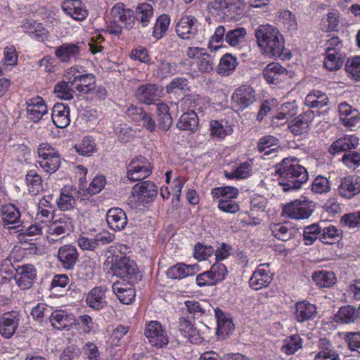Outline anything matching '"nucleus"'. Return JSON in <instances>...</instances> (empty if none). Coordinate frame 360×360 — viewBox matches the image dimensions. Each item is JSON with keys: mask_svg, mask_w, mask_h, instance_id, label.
<instances>
[{"mask_svg": "<svg viewBox=\"0 0 360 360\" xmlns=\"http://www.w3.org/2000/svg\"><path fill=\"white\" fill-rule=\"evenodd\" d=\"M273 276L270 273L269 264H262L253 272L250 278L249 284L252 289L259 290L268 286Z\"/></svg>", "mask_w": 360, "mask_h": 360, "instance_id": "nucleus-18", "label": "nucleus"}, {"mask_svg": "<svg viewBox=\"0 0 360 360\" xmlns=\"http://www.w3.org/2000/svg\"><path fill=\"white\" fill-rule=\"evenodd\" d=\"M152 173V167L149 160L141 155L134 158L127 167V177L131 181L145 179Z\"/></svg>", "mask_w": 360, "mask_h": 360, "instance_id": "nucleus-6", "label": "nucleus"}, {"mask_svg": "<svg viewBox=\"0 0 360 360\" xmlns=\"http://www.w3.org/2000/svg\"><path fill=\"white\" fill-rule=\"evenodd\" d=\"M111 269L117 276L129 280L136 278L138 273L135 262L125 256H117Z\"/></svg>", "mask_w": 360, "mask_h": 360, "instance_id": "nucleus-8", "label": "nucleus"}, {"mask_svg": "<svg viewBox=\"0 0 360 360\" xmlns=\"http://www.w3.org/2000/svg\"><path fill=\"white\" fill-rule=\"evenodd\" d=\"M288 70L276 62L268 64L262 71L266 82L271 84H278L285 81L288 77Z\"/></svg>", "mask_w": 360, "mask_h": 360, "instance_id": "nucleus-19", "label": "nucleus"}, {"mask_svg": "<svg viewBox=\"0 0 360 360\" xmlns=\"http://www.w3.org/2000/svg\"><path fill=\"white\" fill-rule=\"evenodd\" d=\"M359 139L354 136H345L336 140L330 147L331 154H335L343 151H347L357 147Z\"/></svg>", "mask_w": 360, "mask_h": 360, "instance_id": "nucleus-37", "label": "nucleus"}, {"mask_svg": "<svg viewBox=\"0 0 360 360\" xmlns=\"http://www.w3.org/2000/svg\"><path fill=\"white\" fill-rule=\"evenodd\" d=\"M79 196L77 189L73 186H65L60 192L59 197L56 199L58 207L62 211L72 210Z\"/></svg>", "mask_w": 360, "mask_h": 360, "instance_id": "nucleus-20", "label": "nucleus"}, {"mask_svg": "<svg viewBox=\"0 0 360 360\" xmlns=\"http://www.w3.org/2000/svg\"><path fill=\"white\" fill-rule=\"evenodd\" d=\"M323 65L329 71H336L340 69L345 58V53H326Z\"/></svg>", "mask_w": 360, "mask_h": 360, "instance_id": "nucleus-53", "label": "nucleus"}, {"mask_svg": "<svg viewBox=\"0 0 360 360\" xmlns=\"http://www.w3.org/2000/svg\"><path fill=\"white\" fill-rule=\"evenodd\" d=\"M329 99L326 93L319 90H313L306 96L304 103L311 108L321 109L328 105Z\"/></svg>", "mask_w": 360, "mask_h": 360, "instance_id": "nucleus-40", "label": "nucleus"}, {"mask_svg": "<svg viewBox=\"0 0 360 360\" xmlns=\"http://www.w3.org/2000/svg\"><path fill=\"white\" fill-rule=\"evenodd\" d=\"M170 23L169 15L162 13L158 16L152 28V37L157 41L161 39L168 31Z\"/></svg>", "mask_w": 360, "mask_h": 360, "instance_id": "nucleus-42", "label": "nucleus"}, {"mask_svg": "<svg viewBox=\"0 0 360 360\" xmlns=\"http://www.w3.org/2000/svg\"><path fill=\"white\" fill-rule=\"evenodd\" d=\"M314 360H340V359L330 341L326 338H321L317 343V350L314 352Z\"/></svg>", "mask_w": 360, "mask_h": 360, "instance_id": "nucleus-28", "label": "nucleus"}, {"mask_svg": "<svg viewBox=\"0 0 360 360\" xmlns=\"http://www.w3.org/2000/svg\"><path fill=\"white\" fill-rule=\"evenodd\" d=\"M51 119L58 128H65L68 126L70 122L68 106L62 103H56L52 109Z\"/></svg>", "mask_w": 360, "mask_h": 360, "instance_id": "nucleus-33", "label": "nucleus"}, {"mask_svg": "<svg viewBox=\"0 0 360 360\" xmlns=\"http://www.w3.org/2000/svg\"><path fill=\"white\" fill-rule=\"evenodd\" d=\"M270 230L275 238L282 241H288L297 234V229L288 222L273 224Z\"/></svg>", "mask_w": 360, "mask_h": 360, "instance_id": "nucleus-34", "label": "nucleus"}, {"mask_svg": "<svg viewBox=\"0 0 360 360\" xmlns=\"http://www.w3.org/2000/svg\"><path fill=\"white\" fill-rule=\"evenodd\" d=\"M185 306L188 312L193 315V318H198L207 311H209L210 305L205 301L187 300Z\"/></svg>", "mask_w": 360, "mask_h": 360, "instance_id": "nucleus-57", "label": "nucleus"}, {"mask_svg": "<svg viewBox=\"0 0 360 360\" xmlns=\"http://www.w3.org/2000/svg\"><path fill=\"white\" fill-rule=\"evenodd\" d=\"M215 316L217 320V331L221 334H229L233 329L232 319L226 315L219 308L214 309Z\"/></svg>", "mask_w": 360, "mask_h": 360, "instance_id": "nucleus-56", "label": "nucleus"}, {"mask_svg": "<svg viewBox=\"0 0 360 360\" xmlns=\"http://www.w3.org/2000/svg\"><path fill=\"white\" fill-rule=\"evenodd\" d=\"M237 65V58L232 54L226 53L220 59L217 71L219 75L228 76L232 74Z\"/></svg>", "mask_w": 360, "mask_h": 360, "instance_id": "nucleus-50", "label": "nucleus"}, {"mask_svg": "<svg viewBox=\"0 0 360 360\" xmlns=\"http://www.w3.org/2000/svg\"><path fill=\"white\" fill-rule=\"evenodd\" d=\"M60 155H56L53 157L46 158L39 160L37 163L39 166L46 173L52 174L58 170L60 165Z\"/></svg>", "mask_w": 360, "mask_h": 360, "instance_id": "nucleus-62", "label": "nucleus"}, {"mask_svg": "<svg viewBox=\"0 0 360 360\" xmlns=\"http://www.w3.org/2000/svg\"><path fill=\"white\" fill-rule=\"evenodd\" d=\"M136 99L146 105L155 104L162 95V89L156 84L147 83L140 85L134 93Z\"/></svg>", "mask_w": 360, "mask_h": 360, "instance_id": "nucleus-10", "label": "nucleus"}, {"mask_svg": "<svg viewBox=\"0 0 360 360\" xmlns=\"http://www.w3.org/2000/svg\"><path fill=\"white\" fill-rule=\"evenodd\" d=\"M198 271V265H187L180 263L170 267L167 271V276L172 279H181L195 274Z\"/></svg>", "mask_w": 360, "mask_h": 360, "instance_id": "nucleus-36", "label": "nucleus"}, {"mask_svg": "<svg viewBox=\"0 0 360 360\" xmlns=\"http://www.w3.org/2000/svg\"><path fill=\"white\" fill-rule=\"evenodd\" d=\"M57 258L60 265L66 270L73 269L79 261V252L75 245L68 244L58 250Z\"/></svg>", "mask_w": 360, "mask_h": 360, "instance_id": "nucleus-15", "label": "nucleus"}, {"mask_svg": "<svg viewBox=\"0 0 360 360\" xmlns=\"http://www.w3.org/2000/svg\"><path fill=\"white\" fill-rule=\"evenodd\" d=\"M26 105L27 115L34 122L39 121L48 112V107L41 96L27 99Z\"/></svg>", "mask_w": 360, "mask_h": 360, "instance_id": "nucleus-23", "label": "nucleus"}, {"mask_svg": "<svg viewBox=\"0 0 360 360\" xmlns=\"http://www.w3.org/2000/svg\"><path fill=\"white\" fill-rule=\"evenodd\" d=\"M199 119L193 110L184 112L179 117L176 127L180 130H188L195 131L198 127Z\"/></svg>", "mask_w": 360, "mask_h": 360, "instance_id": "nucleus-44", "label": "nucleus"}, {"mask_svg": "<svg viewBox=\"0 0 360 360\" xmlns=\"http://www.w3.org/2000/svg\"><path fill=\"white\" fill-rule=\"evenodd\" d=\"M200 23L191 15L182 16L176 25V34L182 39H193L195 37Z\"/></svg>", "mask_w": 360, "mask_h": 360, "instance_id": "nucleus-9", "label": "nucleus"}, {"mask_svg": "<svg viewBox=\"0 0 360 360\" xmlns=\"http://www.w3.org/2000/svg\"><path fill=\"white\" fill-rule=\"evenodd\" d=\"M72 73L73 77L72 85H75V89L80 94H90L92 89H94L95 76L90 73L82 75L75 70Z\"/></svg>", "mask_w": 360, "mask_h": 360, "instance_id": "nucleus-26", "label": "nucleus"}, {"mask_svg": "<svg viewBox=\"0 0 360 360\" xmlns=\"http://www.w3.org/2000/svg\"><path fill=\"white\" fill-rule=\"evenodd\" d=\"M295 309V318L300 323L314 319L317 314L316 306L306 300L297 302Z\"/></svg>", "mask_w": 360, "mask_h": 360, "instance_id": "nucleus-32", "label": "nucleus"}, {"mask_svg": "<svg viewBox=\"0 0 360 360\" xmlns=\"http://www.w3.org/2000/svg\"><path fill=\"white\" fill-rule=\"evenodd\" d=\"M214 198L219 200H236L238 195V189L235 187L225 186L214 188L212 190Z\"/></svg>", "mask_w": 360, "mask_h": 360, "instance_id": "nucleus-60", "label": "nucleus"}, {"mask_svg": "<svg viewBox=\"0 0 360 360\" xmlns=\"http://www.w3.org/2000/svg\"><path fill=\"white\" fill-rule=\"evenodd\" d=\"M210 131L213 139L221 141L226 136L231 135L233 129L230 125L224 126L219 121L214 120L210 122Z\"/></svg>", "mask_w": 360, "mask_h": 360, "instance_id": "nucleus-51", "label": "nucleus"}, {"mask_svg": "<svg viewBox=\"0 0 360 360\" xmlns=\"http://www.w3.org/2000/svg\"><path fill=\"white\" fill-rule=\"evenodd\" d=\"M255 90L250 86L243 85L232 95V106L236 110H243L255 101Z\"/></svg>", "mask_w": 360, "mask_h": 360, "instance_id": "nucleus-11", "label": "nucleus"}, {"mask_svg": "<svg viewBox=\"0 0 360 360\" xmlns=\"http://www.w3.org/2000/svg\"><path fill=\"white\" fill-rule=\"evenodd\" d=\"M61 8L66 15L77 21H83L88 16L86 6L81 0H64Z\"/></svg>", "mask_w": 360, "mask_h": 360, "instance_id": "nucleus-21", "label": "nucleus"}, {"mask_svg": "<svg viewBox=\"0 0 360 360\" xmlns=\"http://www.w3.org/2000/svg\"><path fill=\"white\" fill-rule=\"evenodd\" d=\"M158 193V186L153 181L148 180L138 183L132 188L133 195L145 203L153 202L157 197Z\"/></svg>", "mask_w": 360, "mask_h": 360, "instance_id": "nucleus-14", "label": "nucleus"}, {"mask_svg": "<svg viewBox=\"0 0 360 360\" xmlns=\"http://www.w3.org/2000/svg\"><path fill=\"white\" fill-rule=\"evenodd\" d=\"M106 221L110 229L114 231H121L127 224L126 213L119 207H113L108 211Z\"/></svg>", "mask_w": 360, "mask_h": 360, "instance_id": "nucleus-30", "label": "nucleus"}, {"mask_svg": "<svg viewBox=\"0 0 360 360\" xmlns=\"http://www.w3.org/2000/svg\"><path fill=\"white\" fill-rule=\"evenodd\" d=\"M106 291L107 289L101 286L94 288L86 296V304L96 310L103 308L107 304Z\"/></svg>", "mask_w": 360, "mask_h": 360, "instance_id": "nucleus-35", "label": "nucleus"}, {"mask_svg": "<svg viewBox=\"0 0 360 360\" xmlns=\"http://www.w3.org/2000/svg\"><path fill=\"white\" fill-rule=\"evenodd\" d=\"M278 184L285 192L298 190L309 179L308 172L295 158H284L276 165Z\"/></svg>", "mask_w": 360, "mask_h": 360, "instance_id": "nucleus-2", "label": "nucleus"}, {"mask_svg": "<svg viewBox=\"0 0 360 360\" xmlns=\"http://www.w3.org/2000/svg\"><path fill=\"white\" fill-rule=\"evenodd\" d=\"M338 110L340 121L345 127L352 129L359 123L360 113L346 102L341 103Z\"/></svg>", "mask_w": 360, "mask_h": 360, "instance_id": "nucleus-24", "label": "nucleus"}, {"mask_svg": "<svg viewBox=\"0 0 360 360\" xmlns=\"http://www.w3.org/2000/svg\"><path fill=\"white\" fill-rule=\"evenodd\" d=\"M278 21L285 32L292 34L297 30L298 25L296 16L288 10L281 11L279 13Z\"/></svg>", "mask_w": 360, "mask_h": 360, "instance_id": "nucleus-47", "label": "nucleus"}, {"mask_svg": "<svg viewBox=\"0 0 360 360\" xmlns=\"http://www.w3.org/2000/svg\"><path fill=\"white\" fill-rule=\"evenodd\" d=\"M320 241L324 244L332 245L340 240L342 231L333 225L323 226L321 225Z\"/></svg>", "mask_w": 360, "mask_h": 360, "instance_id": "nucleus-46", "label": "nucleus"}, {"mask_svg": "<svg viewBox=\"0 0 360 360\" xmlns=\"http://www.w3.org/2000/svg\"><path fill=\"white\" fill-rule=\"evenodd\" d=\"M321 233V224L314 223L304 227L303 231V238L305 245H311L317 239L320 240Z\"/></svg>", "mask_w": 360, "mask_h": 360, "instance_id": "nucleus-58", "label": "nucleus"}, {"mask_svg": "<svg viewBox=\"0 0 360 360\" xmlns=\"http://www.w3.org/2000/svg\"><path fill=\"white\" fill-rule=\"evenodd\" d=\"M75 69L71 68L70 72L65 75V80L58 82L54 86L55 96L60 99L71 100L75 94V85H72V73Z\"/></svg>", "mask_w": 360, "mask_h": 360, "instance_id": "nucleus-27", "label": "nucleus"}, {"mask_svg": "<svg viewBox=\"0 0 360 360\" xmlns=\"http://www.w3.org/2000/svg\"><path fill=\"white\" fill-rule=\"evenodd\" d=\"M21 28L23 32L29 34L39 41H44L49 36V32L43 24L32 19L22 20Z\"/></svg>", "mask_w": 360, "mask_h": 360, "instance_id": "nucleus-29", "label": "nucleus"}, {"mask_svg": "<svg viewBox=\"0 0 360 360\" xmlns=\"http://www.w3.org/2000/svg\"><path fill=\"white\" fill-rule=\"evenodd\" d=\"M314 211L313 202L296 200L283 207V215L290 219H308Z\"/></svg>", "mask_w": 360, "mask_h": 360, "instance_id": "nucleus-5", "label": "nucleus"}, {"mask_svg": "<svg viewBox=\"0 0 360 360\" xmlns=\"http://www.w3.org/2000/svg\"><path fill=\"white\" fill-rule=\"evenodd\" d=\"M180 63L161 60L158 65V76L162 78H167L179 72Z\"/></svg>", "mask_w": 360, "mask_h": 360, "instance_id": "nucleus-59", "label": "nucleus"}, {"mask_svg": "<svg viewBox=\"0 0 360 360\" xmlns=\"http://www.w3.org/2000/svg\"><path fill=\"white\" fill-rule=\"evenodd\" d=\"M73 230L72 220L68 215H63L46 225L47 240L54 243L63 239L65 235H69Z\"/></svg>", "mask_w": 360, "mask_h": 360, "instance_id": "nucleus-4", "label": "nucleus"}, {"mask_svg": "<svg viewBox=\"0 0 360 360\" xmlns=\"http://www.w3.org/2000/svg\"><path fill=\"white\" fill-rule=\"evenodd\" d=\"M112 19L121 22L127 30L132 29L135 25L134 10L127 8L122 3L116 4L110 11Z\"/></svg>", "mask_w": 360, "mask_h": 360, "instance_id": "nucleus-17", "label": "nucleus"}, {"mask_svg": "<svg viewBox=\"0 0 360 360\" xmlns=\"http://www.w3.org/2000/svg\"><path fill=\"white\" fill-rule=\"evenodd\" d=\"M14 278L18 285L23 290L32 287L37 276V270L32 264H25L15 268Z\"/></svg>", "mask_w": 360, "mask_h": 360, "instance_id": "nucleus-16", "label": "nucleus"}, {"mask_svg": "<svg viewBox=\"0 0 360 360\" xmlns=\"http://www.w3.org/2000/svg\"><path fill=\"white\" fill-rule=\"evenodd\" d=\"M314 117V112L307 110L290 120L288 128L294 136H300L310 130Z\"/></svg>", "mask_w": 360, "mask_h": 360, "instance_id": "nucleus-13", "label": "nucleus"}, {"mask_svg": "<svg viewBox=\"0 0 360 360\" xmlns=\"http://www.w3.org/2000/svg\"><path fill=\"white\" fill-rule=\"evenodd\" d=\"M340 224L348 229H360V210L343 214Z\"/></svg>", "mask_w": 360, "mask_h": 360, "instance_id": "nucleus-64", "label": "nucleus"}, {"mask_svg": "<svg viewBox=\"0 0 360 360\" xmlns=\"http://www.w3.org/2000/svg\"><path fill=\"white\" fill-rule=\"evenodd\" d=\"M311 278L319 288H330L337 281L335 273L326 270L315 271L312 274Z\"/></svg>", "mask_w": 360, "mask_h": 360, "instance_id": "nucleus-43", "label": "nucleus"}, {"mask_svg": "<svg viewBox=\"0 0 360 360\" xmlns=\"http://www.w3.org/2000/svg\"><path fill=\"white\" fill-rule=\"evenodd\" d=\"M281 112H279L276 116H274L271 120V124L274 127H278L283 125L287 122L288 117H292L296 114L294 103H286L282 105Z\"/></svg>", "mask_w": 360, "mask_h": 360, "instance_id": "nucleus-52", "label": "nucleus"}, {"mask_svg": "<svg viewBox=\"0 0 360 360\" xmlns=\"http://www.w3.org/2000/svg\"><path fill=\"white\" fill-rule=\"evenodd\" d=\"M166 91L168 94L185 96L189 91L188 80L183 77L174 78L166 86Z\"/></svg>", "mask_w": 360, "mask_h": 360, "instance_id": "nucleus-54", "label": "nucleus"}, {"mask_svg": "<svg viewBox=\"0 0 360 360\" xmlns=\"http://www.w3.org/2000/svg\"><path fill=\"white\" fill-rule=\"evenodd\" d=\"M245 4L243 0H212L208 4L211 13L233 18L243 13Z\"/></svg>", "mask_w": 360, "mask_h": 360, "instance_id": "nucleus-3", "label": "nucleus"}, {"mask_svg": "<svg viewBox=\"0 0 360 360\" xmlns=\"http://www.w3.org/2000/svg\"><path fill=\"white\" fill-rule=\"evenodd\" d=\"M345 69L353 79H360V56L349 58L345 63Z\"/></svg>", "mask_w": 360, "mask_h": 360, "instance_id": "nucleus-63", "label": "nucleus"}, {"mask_svg": "<svg viewBox=\"0 0 360 360\" xmlns=\"http://www.w3.org/2000/svg\"><path fill=\"white\" fill-rule=\"evenodd\" d=\"M338 193L343 198L352 199L360 193V176L348 175L340 178Z\"/></svg>", "mask_w": 360, "mask_h": 360, "instance_id": "nucleus-12", "label": "nucleus"}, {"mask_svg": "<svg viewBox=\"0 0 360 360\" xmlns=\"http://www.w3.org/2000/svg\"><path fill=\"white\" fill-rule=\"evenodd\" d=\"M79 52V47L72 43H65L56 48L55 56L63 63L75 58Z\"/></svg>", "mask_w": 360, "mask_h": 360, "instance_id": "nucleus-41", "label": "nucleus"}, {"mask_svg": "<svg viewBox=\"0 0 360 360\" xmlns=\"http://www.w3.org/2000/svg\"><path fill=\"white\" fill-rule=\"evenodd\" d=\"M20 323L18 312L11 311L4 314L0 319V333L5 338H11L15 333Z\"/></svg>", "mask_w": 360, "mask_h": 360, "instance_id": "nucleus-22", "label": "nucleus"}, {"mask_svg": "<svg viewBox=\"0 0 360 360\" xmlns=\"http://www.w3.org/2000/svg\"><path fill=\"white\" fill-rule=\"evenodd\" d=\"M28 191L33 195L39 194L43 190L42 179L35 170H30L26 174Z\"/></svg>", "mask_w": 360, "mask_h": 360, "instance_id": "nucleus-55", "label": "nucleus"}, {"mask_svg": "<svg viewBox=\"0 0 360 360\" xmlns=\"http://www.w3.org/2000/svg\"><path fill=\"white\" fill-rule=\"evenodd\" d=\"M358 318L356 309L352 305H346L340 307L335 315V322L342 324L354 323Z\"/></svg>", "mask_w": 360, "mask_h": 360, "instance_id": "nucleus-45", "label": "nucleus"}, {"mask_svg": "<svg viewBox=\"0 0 360 360\" xmlns=\"http://www.w3.org/2000/svg\"><path fill=\"white\" fill-rule=\"evenodd\" d=\"M112 290L118 300L124 304H131L135 299V290L129 283L115 282Z\"/></svg>", "mask_w": 360, "mask_h": 360, "instance_id": "nucleus-31", "label": "nucleus"}, {"mask_svg": "<svg viewBox=\"0 0 360 360\" xmlns=\"http://www.w3.org/2000/svg\"><path fill=\"white\" fill-rule=\"evenodd\" d=\"M255 36L261 53L270 58L289 59L285 49V40L279 30L270 25H262L256 29Z\"/></svg>", "mask_w": 360, "mask_h": 360, "instance_id": "nucleus-1", "label": "nucleus"}, {"mask_svg": "<svg viewBox=\"0 0 360 360\" xmlns=\"http://www.w3.org/2000/svg\"><path fill=\"white\" fill-rule=\"evenodd\" d=\"M246 35L244 27L230 29L226 32L225 41L229 46L240 49L245 43Z\"/></svg>", "mask_w": 360, "mask_h": 360, "instance_id": "nucleus-39", "label": "nucleus"}, {"mask_svg": "<svg viewBox=\"0 0 360 360\" xmlns=\"http://www.w3.org/2000/svg\"><path fill=\"white\" fill-rule=\"evenodd\" d=\"M278 140L270 135L262 136L257 142V148L259 153L264 155H269L276 151L278 148Z\"/></svg>", "mask_w": 360, "mask_h": 360, "instance_id": "nucleus-49", "label": "nucleus"}, {"mask_svg": "<svg viewBox=\"0 0 360 360\" xmlns=\"http://www.w3.org/2000/svg\"><path fill=\"white\" fill-rule=\"evenodd\" d=\"M144 334L149 343L158 348H162L169 342L167 332L158 321H152L148 323L145 327Z\"/></svg>", "mask_w": 360, "mask_h": 360, "instance_id": "nucleus-7", "label": "nucleus"}, {"mask_svg": "<svg viewBox=\"0 0 360 360\" xmlns=\"http://www.w3.org/2000/svg\"><path fill=\"white\" fill-rule=\"evenodd\" d=\"M2 220L5 224H18L13 227H8L9 229L20 227V213L18 209L12 204H8L2 206L1 209Z\"/></svg>", "mask_w": 360, "mask_h": 360, "instance_id": "nucleus-38", "label": "nucleus"}, {"mask_svg": "<svg viewBox=\"0 0 360 360\" xmlns=\"http://www.w3.org/2000/svg\"><path fill=\"white\" fill-rule=\"evenodd\" d=\"M49 321L53 328L58 330H62L71 325L72 318L65 311L56 310L51 311L49 316Z\"/></svg>", "mask_w": 360, "mask_h": 360, "instance_id": "nucleus-48", "label": "nucleus"}, {"mask_svg": "<svg viewBox=\"0 0 360 360\" xmlns=\"http://www.w3.org/2000/svg\"><path fill=\"white\" fill-rule=\"evenodd\" d=\"M302 347V339L297 335L286 338L281 347V351L288 355L292 354Z\"/></svg>", "mask_w": 360, "mask_h": 360, "instance_id": "nucleus-61", "label": "nucleus"}, {"mask_svg": "<svg viewBox=\"0 0 360 360\" xmlns=\"http://www.w3.org/2000/svg\"><path fill=\"white\" fill-rule=\"evenodd\" d=\"M134 20L142 28H146L151 23L155 15L153 5L148 2L138 4L134 10Z\"/></svg>", "mask_w": 360, "mask_h": 360, "instance_id": "nucleus-25", "label": "nucleus"}]
</instances>
